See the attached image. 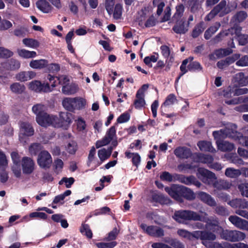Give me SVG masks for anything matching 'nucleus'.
<instances>
[{
  "label": "nucleus",
  "mask_w": 248,
  "mask_h": 248,
  "mask_svg": "<svg viewBox=\"0 0 248 248\" xmlns=\"http://www.w3.org/2000/svg\"><path fill=\"white\" fill-rule=\"evenodd\" d=\"M202 215L191 211V210H180L176 211L173 218L176 221L180 222L181 220L200 221L207 223V225L210 227V230L213 233H222L224 231L222 227L218 225V221L213 222L208 217L206 212L200 211Z\"/></svg>",
  "instance_id": "1"
},
{
  "label": "nucleus",
  "mask_w": 248,
  "mask_h": 248,
  "mask_svg": "<svg viewBox=\"0 0 248 248\" xmlns=\"http://www.w3.org/2000/svg\"><path fill=\"white\" fill-rule=\"evenodd\" d=\"M194 161L191 163L182 164L178 166V169L181 171H186L188 170H195L198 168V173L204 179L212 180L216 179L215 174L213 172L203 168H198V163L201 162L204 164H210L213 162V157L209 155L202 154H194L193 155Z\"/></svg>",
  "instance_id": "2"
},
{
  "label": "nucleus",
  "mask_w": 248,
  "mask_h": 248,
  "mask_svg": "<svg viewBox=\"0 0 248 248\" xmlns=\"http://www.w3.org/2000/svg\"><path fill=\"white\" fill-rule=\"evenodd\" d=\"M171 198L180 202H183L184 199L188 201L193 200L195 198V195L189 188L171 184Z\"/></svg>",
  "instance_id": "3"
},
{
  "label": "nucleus",
  "mask_w": 248,
  "mask_h": 248,
  "mask_svg": "<svg viewBox=\"0 0 248 248\" xmlns=\"http://www.w3.org/2000/svg\"><path fill=\"white\" fill-rule=\"evenodd\" d=\"M241 30L240 28H231L227 30L220 32L215 36L214 40L216 42H219L223 37L228 36L229 34L232 35L235 34V36L238 37L239 44L242 46L245 45L248 43V35L241 34Z\"/></svg>",
  "instance_id": "4"
},
{
  "label": "nucleus",
  "mask_w": 248,
  "mask_h": 248,
  "mask_svg": "<svg viewBox=\"0 0 248 248\" xmlns=\"http://www.w3.org/2000/svg\"><path fill=\"white\" fill-rule=\"evenodd\" d=\"M228 204L232 208L236 209L235 213L248 219V202L242 199H235L230 201Z\"/></svg>",
  "instance_id": "5"
},
{
  "label": "nucleus",
  "mask_w": 248,
  "mask_h": 248,
  "mask_svg": "<svg viewBox=\"0 0 248 248\" xmlns=\"http://www.w3.org/2000/svg\"><path fill=\"white\" fill-rule=\"evenodd\" d=\"M190 241L200 239L202 241V244L206 246L207 241H212L216 239V235L210 231H195L191 232Z\"/></svg>",
  "instance_id": "6"
},
{
  "label": "nucleus",
  "mask_w": 248,
  "mask_h": 248,
  "mask_svg": "<svg viewBox=\"0 0 248 248\" xmlns=\"http://www.w3.org/2000/svg\"><path fill=\"white\" fill-rule=\"evenodd\" d=\"M37 123L42 126L46 127L52 125L54 127H59L61 124H59L58 117L50 115L47 113H45L40 116L36 117Z\"/></svg>",
  "instance_id": "7"
},
{
  "label": "nucleus",
  "mask_w": 248,
  "mask_h": 248,
  "mask_svg": "<svg viewBox=\"0 0 248 248\" xmlns=\"http://www.w3.org/2000/svg\"><path fill=\"white\" fill-rule=\"evenodd\" d=\"M221 237L229 241L238 242L243 240L246 237V234L239 231L225 230L222 231Z\"/></svg>",
  "instance_id": "8"
},
{
  "label": "nucleus",
  "mask_w": 248,
  "mask_h": 248,
  "mask_svg": "<svg viewBox=\"0 0 248 248\" xmlns=\"http://www.w3.org/2000/svg\"><path fill=\"white\" fill-rule=\"evenodd\" d=\"M140 227L145 232L150 236L159 238L164 235V230L157 226H147L144 223H142Z\"/></svg>",
  "instance_id": "9"
},
{
  "label": "nucleus",
  "mask_w": 248,
  "mask_h": 248,
  "mask_svg": "<svg viewBox=\"0 0 248 248\" xmlns=\"http://www.w3.org/2000/svg\"><path fill=\"white\" fill-rule=\"evenodd\" d=\"M29 88L36 92L48 93L52 91L48 83H42L38 80H34L30 82Z\"/></svg>",
  "instance_id": "10"
},
{
  "label": "nucleus",
  "mask_w": 248,
  "mask_h": 248,
  "mask_svg": "<svg viewBox=\"0 0 248 248\" xmlns=\"http://www.w3.org/2000/svg\"><path fill=\"white\" fill-rule=\"evenodd\" d=\"M52 160L50 154L46 151H43L39 154L37 163L42 168L46 169L50 167Z\"/></svg>",
  "instance_id": "11"
},
{
  "label": "nucleus",
  "mask_w": 248,
  "mask_h": 248,
  "mask_svg": "<svg viewBox=\"0 0 248 248\" xmlns=\"http://www.w3.org/2000/svg\"><path fill=\"white\" fill-rule=\"evenodd\" d=\"M116 137V129L115 126H111L107 131L106 136L100 140L96 142V147L99 148L108 144L111 140H113Z\"/></svg>",
  "instance_id": "12"
},
{
  "label": "nucleus",
  "mask_w": 248,
  "mask_h": 248,
  "mask_svg": "<svg viewBox=\"0 0 248 248\" xmlns=\"http://www.w3.org/2000/svg\"><path fill=\"white\" fill-rule=\"evenodd\" d=\"M21 165L23 173L25 174H30L35 170V163L29 157L25 156L21 159Z\"/></svg>",
  "instance_id": "13"
},
{
  "label": "nucleus",
  "mask_w": 248,
  "mask_h": 248,
  "mask_svg": "<svg viewBox=\"0 0 248 248\" xmlns=\"http://www.w3.org/2000/svg\"><path fill=\"white\" fill-rule=\"evenodd\" d=\"M175 25L172 28L173 31L177 34H185L188 30L189 23H186V19L175 20Z\"/></svg>",
  "instance_id": "14"
},
{
  "label": "nucleus",
  "mask_w": 248,
  "mask_h": 248,
  "mask_svg": "<svg viewBox=\"0 0 248 248\" xmlns=\"http://www.w3.org/2000/svg\"><path fill=\"white\" fill-rule=\"evenodd\" d=\"M226 5V1L224 0H221L217 5L215 6L213 9L208 13L204 18L205 21H210L214 18Z\"/></svg>",
  "instance_id": "15"
},
{
  "label": "nucleus",
  "mask_w": 248,
  "mask_h": 248,
  "mask_svg": "<svg viewBox=\"0 0 248 248\" xmlns=\"http://www.w3.org/2000/svg\"><path fill=\"white\" fill-rule=\"evenodd\" d=\"M20 66V63L19 61L15 59H10L1 64L0 67V72H3L4 70H14L18 69Z\"/></svg>",
  "instance_id": "16"
},
{
  "label": "nucleus",
  "mask_w": 248,
  "mask_h": 248,
  "mask_svg": "<svg viewBox=\"0 0 248 248\" xmlns=\"http://www.w3.org/2000/svg\"><path fill=\"white\" fill-rule=\"evenodd\" d=\"M34 134V129L28 123L22 122L20 124V133L19 136L20 140L22 141V136H31Z\"/></svg>",
  "instance_id": "17"
},
{
  "label": "nucleus",
  "mask_w": 248,
  "mask_h": 248,
  "mask_svg": "<svg viewBox=\"0 0 248 248\" xmlns=\"http://www.w3.org/2000/svg\"><path fill=\"white\" fill-rule=\"evenodd\" d=\"M229 220L235 226L239 229H246L248 228V221L236 216H230Z\"/></svg>",
  "instance_id": "18"
},
{
  "label": "nucleus",
  "mask_w": 248,
  "mask_h": 248,
  "mask_svg": "<svg viewBox=\"0 0 248 248\" xmlns=\"http://www.w3.org/2000/svg\"><path fill=\"white\" fill-rule=\"evenodd\" d=\"M174 154L180 158H188L191 156L193 157L194 154L189 148L186 147H179L177 148L174 151Z\"/></svg>",
  "instance_id": "19"
},
{
  "label": "nucleus",
  "mask_w": 248,
  "mask_h": 248,
  "mask_svg": "<svg viewBox=\"0 0 248 248\" xmlns=\"http://www.w3.org/2000/svg\"><path fill=\"white\" fill-rule=\"evenodd\" d=\"M35 76L36 73L34 72L31 71H22L16 75V78L20 82H25L33 78Z\"/></svg>",
  "instance_id": "20"
},
{
  "label": "nucleus",
  "mask_w": 248,
  "mask_h": 248,
  "mask_svg": "<svg viewBox=\"0 0 248 248\" xmlns=\"http://www.w3.org/2000/svg\"><path fill=\"white\" fill-rule=\"evenodd\" d=\"M233 81L236 85L244 86L248 84V76H246L243 72H239L235 75L233 77Z\"/></svg>",
  "instance_id": "21"
},
{
  "label": "nucleus",
  "mask_w": 248,
  "mask_h": 248,
  "mask_svg": "<svg viewBox=\"0 0 248 248\" xmlns=\"http://www.w3.org/2000/svg\"><path fill=\"white\" fill-rule=\"evenodd\" d=\"M197 146L200 150L202 152H209L214 153L216 152V149L212 146L210 141L206 140H201L197 143Z\"/></svg>",
  "instance_id": "22"
},
{
  "label": "nucleus",
  "mask_w": 248,
  "mask_h": 248,
  "mask_svg": "<svg viewBox=\"0 0 248 248\" xmlns=\"http://www.w3.org/2000/svg\"><path fill=\"white\" fill-rule=\"evenodd\" d=\"M201 200L205 204L211 207L217 206V202L212 196L204 192H201L199 194Z\"/></svg>",
  "instance_id": "23"
},
{
  "label": "nucleus",
  "mask_w": 248,
  "mask_h": 248,
  "mask_svg": "<svg viewBox=\"0 0 248 248\" xmlns=\"http://www.w3.org/2000/svg\"><path fill=\"white\" fill-rule=\"evenodd\" d=\"M145 105L144 100V93L141 90H138L136 96V99L134 101V106L136 108H140Z\"/></svg>",
  "instance_id": "24"
},
{
  "label": "nucleus",
  "mask_w": 248,
  "mask_h": 248,
  "mask_svg": "<svg viewBox=\"0 0 248 248\" xmlns=\"http://www.w3.org/2000/svg\"><path fill=\"white\" fill-rule=\"evenodd\" d=\"M78 90L77 85L75 84H68L63 86L62 89V93L65 95H72L76 93Z\"/></svg>",
  "instance_id": "25"
},
{
  "label": "nucleus",
  "mask_w": 248,
  "mask_h": 248,
  "mask_svg": "<svg viewBox=\"0 0 248 248\" xmlns=\"http://www.w3.org/2000/svg\"><path fill=\"white\" fill-rule=\"evenodd\" d=\"M62 104L64 108L69 111L73 112L76 109L74 98H64L62 100Z\"/></svg>",
  "instance_id": "26"
},
{
  "label": "nucleus",
  "mask_w": 248,
  "mask_h": 248,
  "mask_svg": "<svg viewBox=\"0 0 248 248\" xmlns=\"http://www.w3.org/2000/svg\"><path fill=\"white\" fill-rule=\"evenodd\" d=\"M36 4L37 7L40 11L45 13L50 12L52 9L49 2L46 0H39L36 2Z\"/></svg>",
  "instance_id": "27"
},
{
  "label": "nucleus",
  "mask_w": 248,
  "mask_h": 248,
  "mask_svg": "<svg viewBox=\"0 0 248 248\" xmlns=\"http://www.w3.org/2000/svg\"><path fill=\"white\" fill-rule=\"evenodd\" d=\"M203 67L201 63L197 61L190 62L189 63L187 64V70L193 73H198L202 71Z\"/></svg>",
  "instance_id": "28"
},
{
  "label": "nucleus",
  "mask_w": 248,
  "mask_h": 248,
  "mask_svg": "<svg viewBox=\"0 0 248 248\" xmlns=\"http://www.w3.org/2000/svg\"><path fill=\"white\" fill-rule=\"evenodd\" d=\"M176 12L172 17H171V21H174L175 20L181 19H186L184 16V12L185 10L184 6L183 4H180L176 7Z\"/></svg>",
  "instance_id": "29"
},
{
  "label": "nucleus",
  "mask_w": 248,
  "mask_h": 248,
  "mask_svg": "<svg viewBox=\"0 0 248 248\" xmlns=\"http://www.w3.org/2000/svg\"><path fill=\"white\" fill-rule=\"evenodd\" d=\"M205 28L204 22L201 21L195 26L191 33V36L194 38L198 37L203 31Z\"/></svg>",
  "instance_id": "30"
},
{
  "label": "nucleus",
  "mask_w": 248,
  "mask_h": 248,
  "mask_svg": "<svg viewBox=\"0 0 248 248\" xmlns=\"http://www.w3.org/2000/svg\"><path fill=\"white\" fill-rule=\"evenodd\" d=\"M48 62L45 59L32 60L30 66L33 69H42L47 65Z\"/></svg>",
  "instance_id": "31"
},
{
  "label": "nucleus",
  "mask_w": 248,
  "mask_h": 248,
  "mask_svg": "<svg viewBox=\"0 0 248 248\" xmlns=\"http://www.w3.org/2000/svg\"><path fill=\"white\" fill-rule=\"evenodd\" d=\"M10 89L11 92L16 94H21L24 92L26 88L24 85L19 82H15L12 83Z\"/></svg>",
  "instance_id": "32"
},
{
  "label": "nucleus",
  "mask_w": 248,
  "mask_h": 248,
  "mask_svg": "<svg viewBox=\"0 0 248 248\" xmlns=\"http://www.w3.org/2000/svg\"><path fill=\"white\" fill-rule=\"evenodd\" d=\"M217 144L218 148L223 152H230L234 149V144L227 141H222Z\"/></svg>",
  "instance_id": "33"
},
{
  "label": "nucleus",
  "mask_w": 248,
  "mask_h": 248,
  "mask_svg": "<svg viewBox=\"0 0 248 248\" xmlns=\"http://www.w3.org/2000/svg\"><path fill=\"white\" fill-rule=\"evenodd\" d=\"M232 185L229 182L224 180H218L214 184L215 188L218 190H227L229 189Z\"/></svg>",
  "instance_id": "34"
},
{
  "label": "nucleus",
  "mask_w": 248,
  "mask_h": 248,
  "mask_svg": "<svg viewBox=\"0 0 248 248\" xmlns=\"http://www.w3.org/2000/svg\"><path fill=\"white\" fill-rule=\"evenodd\" d=\"M226 135L228 137L233 139L234 140H237L240 143L241 139H242L243 134L236 130L228 129L226 131Z\"/></svg>",
  "instance_id": "35"
},
{
  "label": "nucleus",
  "mask_w": 248,
  "mask_h": 248,
  "mask_svg": "<svg viewBox=\"0 0 248 248\" xmlns=\"http://www.w3.org/2000/svg\"><path fill=\"white\" fill-rule=\"evenodd\" d=\"M170 95L168 96L166 101L161 105V111L163 115H166L167 117H170V114L168 113L170 110Z\"/></svg>",
  "instance_id": "36"
},
{
  "label": "nucleus",
  "mask_w": 248,
  "mask_h": 248,
  "mask_svg": "<svg viewBox=\"0 0 248 248\" xmlns=\"http://www.w3.org/2000/svg\"><path fill=\"white\" fill-rule=\"evenodd\" d=\"M112 150V148L109 147L108 150L103 148L98 151V156L102 162L109 157L111 155Z\"/></svg>",
  "instance_id": "37"
},
{
  "label": "nucleus",
  "mask_w": 248,
  "mask_h": 248,
  "mask_svg": "<svg viewBox=\"0 0 248 248\" xmlns=\"http://www.w3.org/2000/svg\"><path fill=\"white\" fill-rule=\"evenodd\" d=\"M17 52L20 57L25 59L34 58L36 56V52L29 51L25 49H18Z\"/></svg>",
  "instance_id": "38"
},
{
  "label": "nucleus",
  "mask_w": 248,
  "mask_h": 248,
  "mask_svg": "<svg viewBox=\"0 0 248 248\" xmlns=\"http://www.w3.org/2000/svg\"><path fill=\"white\" fill-rule=\"evenodd\" d=\"M221 95L225 98H231L235 95L234 85H231L223 90L221 93Z\"/></svg>",
  "instance_id": "39"
},
{
  "label": "nucleus",
  "mask_w": 248,
  "mask_h": 248,
  "mask_svg": "<svg viewBox=\"0 0 248 248\" xmlns=\"http://www.w3.org/2000/svg\"><path fill=\"white\" fill-rule=\"evenodd\" d=\"M241 174V172L239 170L234 169L232 168H227L225 172V174L226 176L232 178L238 177Z\"/></svg>",
  "instance_id": "40"
},
{
  "label": "nucleus",
  "mask_w": 248,
  "mask_h": 248,
  "mask_svg": "<svg viewBox=\"0 0 248 248\" xmlns=\"http://www.w3.org/2000/svg\"><path fill=\"white\" fill-rule=\"evenodd\" d=\"M46 107L41 104L35 105L32 108V110L36 115V117L46 113Z\"/></svg>",
  "instance_id": "41"
},
{
  "label": "nucleus",
  "mask_w": 248,
  "mask_h": 248,
  "mask_svg": "<svg viewBox=\"0 0 248 248\" xmlns=\"http://www.w3.org/2000/svg\"><path fill=\"white\" fill-rule=\"evenodd\" d=\"M232 53V50L231 48H220L215 51V54L218 58L228 56Z\"/></svg>",
  "instance_id": "42"
},
{
  "label": "nucleus",
  "mask_w": 248,
  "mask_h": 248,
  "mask_svg": "<svg viewBox=\"0 0 248 248\" xmlns=\"http://www.w3.org/2000/svg\"><path fill=\"white\" fill-rule=\"evenodd\" d=\"M220 27V24L218 23L217 26H212L210 27L205 31L204 34V37L206 40H209L212 36L218 30Z\"/></svg>",
  "instance_id": "43"
},
{
  "label": "nucleus",
  "mask_w": 248,
  "mask_h": 248,
  "mask_svg": "<svg viewBox=\"0 0 248 248\" xmlns=\"http://www.w3.org/2000/svg\"><path fill=\"white\" fill-rule=\"evenodd\" d=\"M23 43L28 47L35 48L39 46V42L35 39L25 38L22 41Z\"/></svg>",
  "instance_id": "44"
},
{
  "label": "nucleus",
  "mask_w": 248,
  "mask_h": 248,
  "mask_svg": "<svg viewBox=\"0 0 248 248\" xmlns=\"http://www.w3.org/2000/svg\"><path fill=\"white\" fill-rule=\"evenodd\" d=\"M8 161L4 153L0 150V170H5L8 166Z\"/></svg>",
  "instance_id": "45"
},
{
  "label": "nucleus",
  "mask_w": 248,
  "mask_h": 248,
  "mask_svg": "<svg viewBox=\"0 0 248 248\" xmlns=\"http://www.w3.org/2000/svg\"><path fill=\"white\" fill-rule=\"evenodd\" d=\"M193 59L194 58L193 57H189L188 58L183 60L180 66V70L182 72L181 75H183L184 74L187 72L186 65L188 64V63H189L190 62H192L193 60Z\"/></svg>",
  "instance_id": "46"
},
{
  "label": "nucleus",
  "mask_w": 248,
  "mask_h": 248,
  "mask_svg": "<svg viewBox=\"0 0 248 248\" xmlns=\"http://www.w3.org/2000/svg\"><path fill=\"white\" fill-rule=\"evenodd\" d=\"M75 101V108L76 109H80L85 107L86 101L85 99L81 97H74Z\"/></svg>",
  "instance_id": "47"
},
{
  "label": "nucleus",
  "mask_w": 248,
  "mask_h": 248,
  "mask_svg": "<svg viewBox=\"0 0 248 248\" xmlns=\"http://www.w3.org/2000/svg\"><path fill=\"white\" fill-rule=\"evenodd\" d=\"M154 6L157 7L156 11L157 15L159 16L162 13L163 8L165 6V3L162 0H154L153 2Z\"/></svg>",
  "instance_id": "48"
},
{
  "label": "nucleus",
  "mask_w": 248,
  "mask_h": 248,
  "mask_svg": "<svg viewBox=\"0 0 248 248\" xmlns=\"http://www.w3.org/2000/svg\"><path fill=\"white\" fill-rule=\"evenodd\" d=\"M244 103L236 108L235 110L240 112H248V96L245 97L242 101Z\"/></svg>",
  "instance_id": "49"
},
{
  "label": "nucleus",
  "mask_w": 248,
  "mask_h": 248,
  "mask_svg": "<svg viewBox=\"0 0 248 248\" xmlns=\"http://www.w3.org/2000/svg\"><path fill=\"white\" fill-rule=\"evenodd\" d=\"M123 10L122 5L120 4H117L114 8V13H113V17L116 19H118L121 18L122 16Z\"/></svg>",
  "instance_id": "50"
},
{
  "label": "nucleus",
  "mask_w": 248,
  "mask_h": 248,
  "mask_svg": "<svg viewBox=\"0 0 248 248\" xmlns=\"http://www.w3.org/2000/svg\"><path fill=\"white\" fill-rule=\"evenodd\" d=\"M248 16V15L246 12L241 11L237 12L234 15V18L235 20L238 22H241L243 21Z\"/></svg>",
  "instance_id": "51"
},
{
  "label": "nucleus",
  "mask_w": 248,
  "mask_h": 248,
  "mask_svg": "<svg viewBox=\"0 0 248 248\" xmlns=\"http://www.w3.org/2000/svg\"><path fill=\"white\" fill-rule=\"evenodd\" d=\"M66 148L69 154H74L77 150V144L76 142L72 141L67 144Z\"/></svg>",
  "instance_id": "52"
},
{
  "label": "nucleus",
  "mask_w": 248,
  "mask_h": 248,
  "mask_svg": "<svg viewBox=\"0 0 248 248\" xmlns=\"http://www.w3.org/2000/svg\"><path fill=\"white\" fill-rule=\"evenodd\" d=\"M81 233H84L87 236V237L91 238L92 237V232L90 229L89 226L88 224H83L80 229Z\"/></svg>",
  "instance_id": "53"
},
{
  "label": "nucleus",
  "mask_w": 248,
  "mask_h": 248,
  "mask_svg": "<svg viewBox=\"0 0 248 248\" xmlns=\"http://www.w3.org/2000/svg\"><path fill=\"white\" fill-rule=\"evenodd\" d=\"M119 229H118L116 227L114 228L113 230L108 233V235L106 238V240L111 241L115 240L117 235L119 234Z\"/></svg>",
  "instance_id": "54"
},
{
  "label": "nucleus",
  "mask_w": 248,
  "mask_h": 248,
  "mask_svg": "<svg viewBox=\"0 0 248 248\" xmlns=\"http://www.w3.org/2000/svg\"><path fill=\"white\" fill-rule=\"evenodd\" d=\"M238 188L243 196L248 198V183H242L239 185Z\"/></svg>",
  "instance_id": "55"
},
{
  "label": "nucleus",
  "mask_w": 248,
  "mask_h": 248,
  "mask_svg": "<svg viewBox=\"0 0 248 248\" xmlns=\"http://www.w3.org/2000/svg\"><path fill=\"white\" fill-rule=\"evenodd\" d=\"M117 245L115 241H112L108 243L100 242L96 244V246L98 248H113Z\"/></svg>",
  "instance_id": "56"
},
{
  "label": "nucleus",
  "mask_w": 248,
  "mask_h": 248,
  "mask_svg": "<svg viewBox=\"0 0 248 248\" xmlns=\"http://www.w3.org/2000/svg\"><path fill=\"white\" fill-rule=\"evenodd\" d=\"M0 21V31L7 30L12 27V23L8 20L3 19Z\"/></svg>",
  "instance_id": "57"
},
{
  "label": "nucleus",
  "mask_w": 248,
  "mask_h": 248,
  "mask_svg": "<svg viewBox=\"0 0 248 248\" xmlns=\"http://www.w3.org/2000/svg\"><path fill=\"white\" fill-rule=\"evenodd\" d=\"M56 78H57L59 81V84L62 85V86L70 83V78L66 75H61L56 77Z\"/></svg>",
  "instance_id": "58"
},
{
  "label": "nucleus",
  "mask_w": 248,
  "mask_h": 248,
  "mask_svg": "<svg viewBox=\"0 0 248 248\" xmlns=\"http://www.w3.org/2000/svg\"><path fill=\"white\" fill-rule=\"evenodd\" d=\"M157 22V19L154 16L152 15L147 19L144 23V26L146 28H150L155 26Z\"/></svg>",
  "instance_id": "59"
},
{
  "label": "nucleus",
  "mask_w": 248,
  "mask_h": 248,
  "mask_svg": "<svg viewBox=\"0 0 248 248\" xmlns=\"http://www.w3.org/2000/svg\"><path fill=\"white\" fill-rule=\"evenodd\" d=\"M13 53L9 50L3 47H0V58H7L11 57Z\"/></svg>",
  "instance_id": "60"
},
{
  "label": "nucleus",
  "mask_w": 248,
  "mask_h": 248,
  "mask_svg": "<svg viewBox=\"0 0 248 248\" xmlns=\"http://www.w3.org/2000/svg\"><path fill=\"white\" fill-rule=\"evenodd\" d=\"M215 213L218 215L222 216H225L229 214L228 210L223 206H216Z\"/></svg>",
  "instance_id": "61"
},
{
  "label": "nucleus",
  "mask_w": 248,
  "mask_h": 248,
  "mask_svg": "<svg viewBox=\"0 0 248 248\" xmlns=\"http://www.w3.org/2000/svg\"><path fill=\"white\" fill-rule=\"evenodd\" d=\"M30 217L37 218L45 220L47 218V215L43 212H35L31 213L29 215Z\"/></svg>",
  "instance_id": "62"
},
{
  "label": "nucleus",
  "mask_w": 248,
  "mask_h": 248,
  "mask_svg": "<svg viewBox=\"0 0 248 248\" xmlns=\"http://www.w3.org/2000/svg\"><path fill=\"white\" fill-rule=\"evenodd\" d=\"M41 149V145L40 143H34L31 145L29 148V151L31 154L35 155Z\"/></svg>",
  "instance_id": "63"
},
{
  "label": "nucleus",
  "mask_w": 248,
  "mask_h": 248,
  "mask_svg": "<svg viewBox=\"0 0 248 248\" xmlns=\"http://www.w3.org/2000/svg\"><path fill=\"white\" fill-rule=\"evenodd\" d=\"M236 65L239 66H248V56L245 55L240 58L236 62Z\"/></svg>",
  "instance_id": "64"
}]
</instances>
